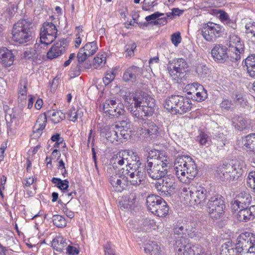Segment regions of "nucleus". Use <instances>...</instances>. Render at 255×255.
Segmentation results:
<instances>
[{"label": "nucleus", "instance_id": "1", "mask_svg": "<svg viewBox=\"0 0 255 255\" xmlns=\"http://www.w3.org/2000/svg\"><path fill=\"white\" fill-rule=\"evenodd\" d=\"M125 101L132 116L137 120H143L145 117L151 116L154 112V99L144 92L127 96Z\"/></svg>", "mask_w": 255, "mask_h": 255}, {"label": "nucleus", "instance_id": "2", "mask_svg": "<svg viewBox=\"0 0 255 255\" xmlns=\"http://www.w3.org/2000/svg\"><path fill=\"white\" fill-rule=\"evenodd\" d=\"M174 171L179 180L189 183L198 173L196 164L189 156L178 155L174 162Z\"/></svg>", "mask_w": 255, "mask_h": 255}, {"label": "nucleus", "instance_id": "3", "mask_svg": "<svg viewBox=\"0 0 255 255\" xmlns=\"http://www.w3.org/2000/svg\"><path fill=\"white\" fill-rule=\"evenodd\" d=\"M245 165L243 161L233 160L231 162L220 164L217 168L216 174L223 181H236L243 174Z\"/></svg>", "mask_w": 255, "mask_h": 255}, {"label": "nucleus", "instance_id": "4", "mask_svg": "<svg viewBox=\"0 0 255 255\" xmlns=\"http://www.w3.org/2000/svg\"><path fill=\"white\" fill-rule=\"evenodd\" d=\"M32 23L25 19H20L14 24L12 30V38L19 44H24L33 38Z\"/></svg>", "mask_w": 255, "mask_h": 255}, {"label": "nucleus", "instance_id": "5", "mask_svg": "<svg viewBox=\"0 0 255 255\" xmlns=\"http://www.w3.org/2000/svg\"><path fill=\"white\" fill-rule=\"evenodd\" d=\"M181 195L187 202L191 205H200L202 206L207 197L206 189L201 186H191L189 188H181Z\"/></svg>", "mask_w": 255, "mask_h": 255}, {"label": "nucleus", "instance_id": "6", "mask_svg": "<svg viewBox=\"0 0 255 255\" xmlns=\"http://www.w3.org/2000/svg\"><path fill=\"white\" fill-rule=\"evenodd\" d=\"M147 208L152 214L160 217H165L168 213L167 203L160 196L151 194L146 198Z\"/></svg>", "mask_w": 255, "mask_h": 255}, {"label": "nucleus", "instance_id": "7", "mask_svg": "<svg viewBox=\"0 0 255 255\" xmlns=\"http://www.w3.org/2000/svg\"><path fill=\"white\" fill-rule=\"evenodd\" d=\"M169 161L166 157L160 159L157 162L149 161L145 166L146 173L153 179L158 180L164 177L167 173Z\"/></svg>", "mask_w": 255, "mask_h": 255}, {"label": "nucleus", "instance_id": "8", "mask_svg": "<svg viewBox=\"0 0 255 255\" xmlns=\"http://www.w3.org/2000/svg\"><path fill=\"white\" fill-rule=\"evenodd\" d=\"M236 246L232 249L235 254L244 253L252 248L255 250V235L248 232L242 233L238 237Z\"/></svg>", "mask_w": 255, "mask_h": 255}, {"label": "nucleus", "instance_id": "9", "mask_svg": "<svg viewBox=\"0 0 255 255\" xmlns=\"http://www.w3.org/2000/svg\"><path fill=\"white\" fill-rule=\"evenodd\" d=\"M208 212L211 218L217 220L224 215L225 205L222 197L215 195L210 198L207 204Z\"/></svg>", "mask_w": 255, "mask_h": 255}, {"label": "nucleus", "instance_id": "10", "mask_svg": "<svg viewBox=\"0 0 255 255\" xmlns=\"http://www.w3.org/2000/svg\"><path fill=\"white\" fill-rule=\"evenodd\" d=\"M103 112L110 118H118L125 114L124 105L114 99H108L103 104Z\"/></svg>", "mask_w": 255, "mask_h": 255}, {"label": "nucleus", "instance_id": "11", "mask_svg": "<svg viewBox=\"0 0 255 255\" xmlns=\"http://www.w3.org/2000/svg\"><path fill=\"white\" fill-rule=\"evenodd\" d=\"M230 45L229 52L230 53V60L236 62L239 61L243 56L245 52V46L240 38L236 35H233L230 37Z\"/></svg>", "mask_w": 255, "mask_h": 255}, {"label": "nucleus", "instance_id": "12", "mask_svg": "<svg viewBox=\"0 0 255 255\" xmlns=\"http://www.w3.org/2000/svg\"><path fill=\"white\" fill-rule=\"evenodd\" d=\"M223 26L213 22H209L203 26L201 34L205 40L214 42L220 37L224 32Z\"/></svg>", "mask_w": 255, "mask_h": 255}, {"label": "nucleus", "instance_id": "13", "mask_svg": "<svg viewBox=\"0 0 255 255\" xmlns=\"http://www.w3.org/2000/svg\"><path fill=\"white\" fill-rule=\"evenodd\" d=\"M188 67V64L184 59L178 58L169 62L168 71L172 78L178 81L184 76V73Z\"/></svg>", "mask_w": 255, "mask_h": 255}, {"label": "nucleus", "instance_id": "14", "mask_svg": "<svg viewBox=\"0 0 255 255\" xmlns=\"http://www.w3.org/2000/svg\"><path fill=\"white\" fill-rule=\"evenodd\" d=\"M57 29L54 24L45 22L43 24L40 34V41L44 46L51 44L56 38Z\"/></svg>", "mask_w": 255, "mask_h": 255}, {"label": "nucleus", "instance_id": "15", "mask_svg": "<svg viewBox=\"0 0 255 255\" xmlns=\"http://www.w3.org/2000/svg\"><path fill=\"white\" fill-rule=\"evenodd\" d=\"M126 182H128L130 185L137 187L144 185L146 177L144 168H139L137 170H128L125 169Z\"/></svg>", "mask_w": 255, "mask_h": 255}, {"label": "nucleus", "instance_id": "16", "mask_svg": "<svg viewBox=\"0 0 255 255\" xmlns=\"http://www.w3.org/2000/svg\"><path fill=\"white\" fill-rule=\"evenodd\" d=\"M175 187V179L171 175L164 176L162 183L157 182L155 184V188L162 196L171 195L174 192Z\"/></svg>", "mask_w": 255, "mask_h": 255}, {"label": "nucleus", "instance_id": "17", "mask_svg": "<svg viewBox=\"0 0 255 255\" xmlns=\"http://www.w3.org/2000/svg\"><path fill=\"white\" fill-rule=\"evenodd\" d=\"M227 47L222 44H216L211 50V55L214 61L218 63H225L230 60V53Z\"/></svg>", "mask_w": 255, "mask_h": 255}, {"label": "nucleus", "instance_id": "18", "mask_svg": "<svg viewBox=\"0 0 255 255\" xmlns=\"http://www.w3.org/2000/svg\"><path fill=\"white\" fill-rule=\"evenodd\" d=\"M109 181L118 192H122L126 189L127 185L126 183L125 167L120 169L115 174L110 175Z\"/></svg>", "mask_w": 255, "mask_h": 255}, {"label": "nucleus", "instance_id": "19", "mask_svg": "<svg viewBox=\"0 0 255 255\" xmlns=\"http://www.w3.org/2000/svg\"><path fill=\"white\" fill-rule=\"evenodd\" d=\"M68 45L67 40L64 38L57 41L47 52V58L53 59L63 54L65 52Z\"/></svg>", "mask_w": 255, "mask_h": 255}, {"label": "nucleus", "instance_id": "20", "mask_svg": "<svg viewBox=\"0 0 255 255\" xmlns=\"http://www.w3.org/2000/svg\"><path fill=\"white\" fill-rule=\"evenodd\" d=\"M127 155L125 169L128 170H137L139 168H144L143 166H140L139 157L136 152L132 150H125Z\"/></svg>", "mask_w": 255, "mask_h": 255}, {"label": "nucleus", "instance_id": "21", "mask_svg": "<svg viewBox=\"0 0 255 255\" xmlns=\"http://www.w3.org/2000/svg\"><path fill=\"white\" fill-rule=\"evenodd\" d=\"M252 202V197L250 194L246 192L238 194L235 198L232 204V208L235 210L239 209L248 207Z\"/></svg>", "mask_w": 255, "mask_h": 255}, {"label": "nucleus", "instance_id": "22", "mask_svg": "<svg viewBox=\"0 0 255 255\" xmlns=\"http://www.w3.org/2000/svg\"><path fill=\"white\" fill-rule=\"evenodd\" d=\"M189 88L193 91V92H187L188 94H194L191 98L197 102H201L204 101L207 97V94L205 91L203 87L197 83H193L191 85H188Z\"/></svg>", "mask_w": 255, "mask_h": 255}, {"label": "nucleus", "instance_id": "23", "mask_svg": "<svg viewBox=\"0 0 255 255\" xmlns=\"http://www.w3.org/2000/svg\"><path fill=\"white\" fill-rule=\"evenodd\" d=\"M143 73L142 68L132 65L128 68L123 74V80L125 82H134L141 76Z\"/></svg>", "mask_w": 255, "mask_h": 255}, {"label": "nucleus", "instance_id": "24", "mask_svg": "<svg viewBox=\"0 0 255 255\" xmlns=\"http://www.w3.org/2000/svg\"><path fill=\"white\" fill-rule=\"evenodd\" d=\"M237 218L240 222H247L255 218V205L239 209Z\"/></svg>", "mask_w": 255, "mask_h": 255}, {"label": "nucleus", "instance_id": "25", "mask_svg": "<svg viewBox=\"0 0 255 255\" xmlns=\"http://www.w3.org/2000/svg\"><path fill=\"white\" fill-rule=\"evenodd\" d=\"M185 222L186 223V235L196 240H199L203 237L204 233L198 231L196 228L197 226L196 222L187 219H185Z\"/></svg>", "mask_w": 255, "mask_h": 255}, {"label": "nucleus", "instance_id": "26", "mask_svg": "<svg viewBox=\"0 0 255 255\" xmlns=\"http://www.w3.org/2000/svg\"><path fill=\"white\" fill-rule=\"evenodd\" d=\"M184 99V96L178 95H172L165 100L164 107L168 111L175 113L176 108H177L179 104Z\"/></svg>", "mask_w": 255, "mask_h": 255}, {"label": "nucleus", "instance_id": "27", "mask_svg": "<svg viewBox=\"0 0 255 255\" xmlns=\"http://www.w3.org/2000/svg\"><path fill=\"white\" fill-rule=\"evenodd\" d=\"M117 125L106 126L101 129V133L106 137L107 140L113 143L118 141V131L115 130Z\"/></svg>", "mask_w": 255, "mask_h": 255}, {"label": "nucleus", "instance_id": "28", "mask_svg": "<svg viewBox=\"0 0 255 255\" xmlns=\"http://www.w3.org/2000/svg\"><path fill=\"white\" fill-rule=\"evenodd\" d=\"M0 60L4 66H10L14 61V54L12 51L5 47L0 49Z\"/></svg>", "mask_w": 255, "mask_h": 255}, {"label": "nucleus", "instance_id": "29", "mask_svg": "<svg viewBox=\"0 0 255 255\" xmlns=\"http://www.w3.org/2000/svg\"><path fill=\"white\" fill-rule=\"evenodd\" d=\"M125 150L119 151L116 154L114 155L110 159V164L114 168H120L121 166H126L127 157Z\"/></svg>", "mask_w": 255, "mask_h": 255}, {"label": "nucleus", "instance_id": "30", "mask_svg": "<svg viewBox=\"0 0 255 255\" xmlns=\"http://www.w3.org/2000/svg\"><path fill=\"white\" fill-rule=\"evenodd\" d=\"M42 48L41 46L38 43H36L33 48H29L26 49L23 53V57L26 59H31L32 60L36 59L43 52Z\"/></svg>", "mask_w": 255, "mask_h": 255}, {"label": "nucleus", "instance_id": "31", "mask_svg": "<svg viewBox=\"0 0 255 255\" xmlns=\"http://www.w3.org/2000/svg\"><path fill=\"white\" fill-rule=\"evenodd\" d=\"M247 67V73L252 78H255V54L249 55L242 62V65Z\"/></svg>", "mask_w": 255, "mask_h": 255}, {"label": "nucleus", "instance_id": "32", "mask_svg": "<svg viewBox=\"0 0 255 255\" xmlns=\"http://www.w3.org/2000/svg\"><path fill=\"white\" fill-rule=\"evenodd\" d=\"M175 242V248L178 255H187V246H190L188 239L185 237H179Z\"/></svg>", "mask_w": 255, "mask_h": 255}, {"label": "nucleus", "instance_id": "33", "mask_svg": "<svg viewBox=\"0 0 255 255\" xmlns=\"http://www.w3.org/2000/svg\"><path fill=\"white\" fill-rule=\"evenodd\" d=\"M144 128L146 131L145 134L151 138L156 137L158 133V128L153 122L148 121L144 123Z\"/></svg>", "mask_w": 255, "mask_h": 255}, {"label": "nucleus", "instance_id": "34", "mask_svg": "<svg viewBox=\"0 0 255 255\" xmlns=\"http://www.w3.org/2000/svg\"><path fill=\"white\" fill-rule=\"evenodd\" d=\"M67 242H69V241H67L62 237L58 236L52 240L51 244L54 249L61 252L66 249L68 245Z\"/></svg>", "mask_w": 255, "mask_h": 255}, {"label": "nucleus", "instance_id": "35", "mask_svg": "<svg viewBox=\"0 0 255 255\" xmlns=\"http://www.w3.org/2000/svg\"><path fill=\"white\" fill-rule=\"evenodd\" d=\"M191 100L184 97V100H182L178 106L177 108L175 109V114H179L180 115L184 114L191 109Z\"/></svg>", "mask_w": 255, "mask_h": 255}, {"label": "nucleus", "instance_id": "36", "mask_svg": "<svg viewBox=\"0 0 255 255\" xmlns=\"http://www.w3.org/2000/svg\"><path fill=\"white\" fill-rule=\"evenodd\" d=\"M144 250L147 255H160V248L155 242H150L145 244Z\"/></svg>", "mask_w": 255, "mask_h": 255}, {"label": "nucleus", "instance_id": "37", "mask_svg": "<svg viewBox=\"0 0 255 255\" xmlns=\"http://www.w3.org/2000/svg\"><path fill=\"white\" fill-rule=\"evenodd\" d=\"M19 115L13 111L11 113H6L5 115V120L7 123V132L11 130V124H14V126H17L19 123Z\"/></svg>", "mask_w": 255, "mask_h": 255}, {"label": "nucleus", "instance_id": "38", "mask_svg": "<svg viewBox=\"0 0 255 255\" xmlns=\"http://www.w3.org/2000/svg\"><path fill=\"white\" fill-rule=\"evenodd\" d=\"M233 124L234 127L239 130H243L248 127V123L246 119L243 117L238 115L233 118Z\"/></svg>", "mask_w": 255, "mask_h": 255}, {"label": "nucleus", "instance_id": "39", "mask_svg": "<svg viewBox=\"0 0 255 255\" xmlns=\"http://www.w3.org/2000/svg\"><path fill=\"white\" fill-rule=\"evenodd\" d=\"M27 95V80L25 79L20 81L18 91V101L22 102L25 100Z\"/></svg>", "mask_w": 255, "mask_h": 255}, {"label": "nucleus", "instance_id": "40", "mask_svg": "<svg viewBox=\"0 0 255 255\" xmlns=\"http://www.w3.org/2000/svg\"><path fill=\"white\" fill-rule=\"evenodd\" d=\"M186 223L185 222V219L181 221H178L175 225L174 228V235H177L179 237H185L186 234Z\"/></svg>", "mask_w": 255, "mask_h": 255}, {"label": "nucleus", "instance_id": "41", "mask_svg": "<svg viewBox=\"0 0 255 255\" xmlns=\"http://www.w3.org/2000/svg\"><path fill=\"white\" fill-rule=\"evenodd\" d=\"M196 140L201 146H208L211 143V139L209 134L203 131H200L198 136L196 137Z\"/></svg>", "mask_w": 255, "mask_h": 255}, {"label": "nucleus", "instance_id": "42", "mask_svg": "<svg viewBox=\"0 0 255 255\" xmlns=\"http://www.w3.org/2000/svg\"><path fill=\"white\" fill-rule=\"evenodd\" d=\"M244 146L255 154V133L248 134L245 137Z\"/></svg>", "mask_w": 255, "mask_h": 255}, {"label": "nucleus", "instance_id": "43", "mask_svg": "<svg viewBox=\"0 0 255 255\" xmlns=\"http://www.w3.org/2000/svg\"><path fill=\"white\" fill-rule=\"evenodd\" d=\"M51 182L55 184V186L63 191V193H66L69 187V181L67 179L64 180L60 178L53 177L51 179Z\"/></svg>", "mask_w": 255, "mask_h": 255}, {"label": "nucleus", "instance_id": "44", "mask_svg": "<svg viewBox=\"0 0 255 255\" xmlns=\"http://www.w3.org/2000/svg\"><path fill=\"white\" fill-rule=\"evenodd\" d=\"M68 116L69 117V120L73 122H75L78 118H81L83 116V112L81 109L77 107V108H75L74 107L71 108L69 112Z\"/></svg>", "mask_w": 255, "mask_h": 255}, {"label": "nucleus", "instance_id": "45", "mask_svg": "<svg viewBox=\"0 0 255 255\" xmlns=\"http://www.w3.org/2000/svg\"><path fill=\"white\" fill-rule=\"evenodd\" d=\"M47 113L49 116H51V120L54 124L59 123L65 118V114L60 111H49Z\"/></svg>", "mask_w": 255, "mask_h": 255}, {"label": "nucleus", "instance_id": "46", "mask_svg": "<svg viewBox=\"0 0 255 255\" xmlns=\"http://www.w3.org/2000/svg\"><path fill=\"white\" fill-rule=\"evenodd\" d=\"M82 50L91 56L94 55L98 50V46L96 42H91L86 43L85 46L81 48Z\"/></svg>", "mask_w": 255, "mask_h": 255}, {"label": "nucleus", "instance_id": "47", "mask_svg": "<svg viewBox=\"0 0 255 255\" xmlns=\"http://www.w3.org/2000/svg\"><path fill=\"white\" fill-rule=\"evenodd\" d=\"M187 255H203L204 250L203 248L199 245H195L192 247L191 245L187 246Z\"/></svg>", "mask_w": 255, "mask_h": 255}, {"label": "nucleus", "instance_id": "48", "mask_svg": "<svg viewBox=\"0 0 255 255\" xmlns=\"http://www.w3.org/2000/svg\"><path fill=\"white\" fill-rule=\"evenodd\" d=\"M88 57H90V56L88 55V54H87V53H86V52L84 51L82 48L79 50L77 56L78 64L76 67V71H77L78 73H79L81 70L80 65L82 64Z\"/></svg>", "mask_w": 255, "mask_h": 255}, {"label": "nucleus", "instance_id": "49", "mask_svg": "<svg viewBox=\"0 0 255 255\" xmlns=\"http://www.w3.org/2000/svg\"><path fill=\"white\" fill-rule=\"evenodd\" d=\"M52 221L53 224L58 228H63L66 226L67 222L65 219L59 215L53 216Z\"/></svg>", "mask_w": 255, "mask_h": 255}, {"label": "nucleus", "instance_id": "50", "mask_svg": "<svg viewBox=\"0 0 255 255\" xmlns=\"http://www.w3.org/2000/svg\"><path fill=\"white\" fill-rule=\"evenodd\" d=\"M196 72L200 78H204L208 74L209 69L206 65L200 64L197 67Z\"/></svg>", "mask_w": 255, "mask_h": 255}, {"label": "nucleus", "instance_id": "51", "mask_svg": "<svg viewBox=\"0 0 255 255\" xmlns=\"http://www.w3.org/2000/svg\"><path fill=\"white\" fill-rule=\"evenodd\" d=\"M46 121L47 118L46 115H44L43 117V121H42V123H40V121H37L36 124L34 127V133L40 135L42 131L44 129L46 126Z\"/></svg>", "mask_w": 255, "mask_h": 255}, {"label": "nucleus", "instance_id": "52", "mask_svg": "<svg viewBox=\"0 0 255 255\" xmlns=\"http://www.w3.org/2000/svg\"><path fill=\"white\" fill-rule=\"evenodd\" d=\"M136 48L135 43H131L126 45L125 47V54L127 58H129L134 55V50Z\"/></svg>", "mask_w": 255, "mask_h": 255}, {"label": "nucleus", "instance_id": "53", "mask_svg": "<svg viewBox=\"0 0 255 255\" xmlns=\"http://www.w3.org/2000/svg\"><path fill=\"white\" fill-rule=\"evenodd\" d=\"M159 151L158 150H151L148 154L147 157V163L149 161L157 162L160 159L158 158H160L159 155Z\"/></svg>", "mask_w": 255, "mask_h": 255}, {"label": "nucleus", "instance_id": "54", "mask_svg": "<svg viewBox=\"0 0 255 255\" xmlns=\"http://www.w3.org/2000/svg\"><path fill=\"white\" fill-rule=\"evenodd\" d=\"M247 184L248 186L255 191V171L249 172L247 179Z\"/></svg>", "mask_w": 255, "mask_h": 255}, {"label": "nucleus", "instance_id": "55", "mask_svg": "<svg viewBox=\"0 0 255 255\" xmlns=\"http://www.w3.org/2000/svg\"><path fill=\"white\" fill-rule=\"evenodd\" d=\"M105 255H116L114 246L111 243L108 242L104 246Z\"/></svg>", "mask_w": 255, "mask_h": 255}, {"label": "nucleus", "instance_id": "56", "mask_svg": "<svg viewBox=\"0 0 255 255\" xmlns=\"http://www.w3.org/2000/svg\"><path fill=\"white\" fill-rule=\"evenodd\" d=\"M219 18L221 21L225 24L229 25L231 23V20L230 18L229 15L227 12L223 10H219Z\"/></svg>", "mask_w": 255, "mask_h": 255}, {"label": "nucleus", "instance_id": "57", "mask_svg": "<svg viewBox=\"0 0 255 255\" xmlns=\"http://www.w3.org/2000/svg\"><path fill=\"white\" fill-rule=\"evenodd\" d=\"M105 63L106 57L103 55H97L94 58L93 63L96 68H97L98 66L104 65Z\"/></svg>", "mask_w": 255, "mask_h": 255}, {"label": "nucleus", "instance_id": "58", "mask_svg": "<svg viewBox=\"0 0 255 255\" xmlns=\"http://www.w3.org/2000/svg\"><path fill=\"white\" fill-rule=\"evenodd\" d=\"M142 230L147 231L148 230L153 228L155 225L154 220L150 219H145L142 223Z\"/></svg>", "mask_w": 255, "mask_h": 255}, {"label": "nucleus", "instance_id": "59", "mask_svg": "<svg viewBox=\"0 0 255 255\" xmlns=\"http://www.w3.org/2000/svg\"><path fill=\"white\" fill-rule=\"evenodd\" d=\"M246 33L251 34L255 38V23L249 22L246 25Z\"/></svg>", "mask_w": 255, "mask_h": 255}, {"label": "nucleus", "instance_id": "60", "mask_svg": "<svg viewBox=\"0 0 255 255\" xmlns=\"http://www.w3.org/2000/svg\"><path fill=\"white\" fill-rule=\"evenodd\" d=\"M171 41L172 43L175 46H177L181 41V37L179 32L174 33L171 35Z\"/></svg>", "mask_w": 255, "mask_h": 255}, {"label": "nucleus", "instance_id": "61", "mask_svg": "<svg viewBox=\"0 0 255 255\" xmlns=\"http://www.w3.org/2000/svg\"><path fill=\"white\" fill-rule=\"evenodd\" d=\"M115 77L114 72L107 73L103 78V82L105 85H108L115 79Z\"/></svg>", "mask_w": 255, "mask_h": 255}, {"label": "nucleus", "instance_id": "62", "mask_svg": "<svg viewBox=\"0 0 255 255\" xmlns=\"http://www.w3.org/2000/svg\"><path fill=\"white\" fill-rule=\"evenodd\" d=\"M232 105V102L228 99H224L220 103V107L224 110H229Z\"/></svg>", "mask_w": 255, "mask_h": 255}, {"label": "nucleus", "instance_id": "63", "mask_svg": "<svg viewBox=\"0 0 255 255\" xmlns=\"http://www.w3.org/2000/svg\"><path fill=\"white\" fill-rule=\"evenodd\" d=\"M117 128L118 129V130L120 132V135H121L122 138L128 139L130 137V135L128 130L125 129L123 128H121L120 127H117Z\"/></svg>", "mask_w": 255, "mask_h": 255}, {"label": "nucleus", "instance_id": "64", "mask_svg": "<svg viewBox=\"0 0 255 255\" xmlns=\"http://www.w3.org/2000/svg\"><path fill=\"white\" fill-rule=\"evenodd\" d=\"M62 210L68 218L72 219L74 217V213L69 210L66 204H64L62 205Z\"/></svg>", "mask_w": 255, "mask_h": 255}]
</instances>
